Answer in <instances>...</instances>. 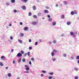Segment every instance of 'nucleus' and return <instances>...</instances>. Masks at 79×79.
Listing matches in <instances>:
<instances>
[{"instance_id": "13", "label": "nucleus", "mask_w": 79, "mask_h": 79, "mask_svg": "<svg viewBox=\"0 0 79 79\" xmlns=\"http://www.w3.org/2000/svg\"><path fill=\"white\" fill-rule=\"evenodd\" d=\"M1 59H2V60H3H3H5V57L4 56H1Z\"/></svg>"}, {"instance_id": "30", "label": "nucleus", "mask_w": 79, "mask_h": 79, "mask_svg": "<svg viewBox=\"0 0 79 79\" xmlns=\"http://www.w3.org/2000/svg\"><path fill=\"white\" fill-rule=\"evenodd\" d=\"M11 2L12 3H15V0H11Z\"/></svg>"}, {"instance_id": "33", "label": "nucleus", "mask_w": 79, "mask_h": 79, "mask_svg": "<svg viewBox=\"0 0 79 79\" xmlns=\"http://www.w3.org/2000/svg\"><path fill=\"white\" fill-rule=\"evenodd\" d=\"M52 78H53V77H52V76H49L48 77V79H52Z\"/></svg>"}, {"instance_id": "3", "label": "nucleus", "mask_w": 79, "mask_h": 79, "mask_svg": "<svg viewBox=\"0 0 79 79\" xmlns=\"http://www.w3.org/2000/svg\"><path fill=\"white\" fill-rule=\"evenodd\" d=\"M21 8L22 10H26V7L25 6H21Z\"/></svg>"}, {"instance_id": "61", "label": "nucleus", "mask_w": 79, "mask_h": 79, "mask_svg": "<svg viewBox=\"0 0 79 79\" xmlns=\"http://www.w3.org/2000/svg\"><path fill=\"white\" fill-rule=\"evenodd\" d=\"M58 4H56V6L57 7V6H58Z\"/></svg>"}, {"instance_id": "40", "label": "nucleus", "mask_w": 79, "mask_h": 79, "mask_svg": "<svg viewBox=\"0 0 79 79\" xmlns=\"http://www.w3.org/2000/svg\"><path fill=\"white\" fill-rule=\"evenodd\" d=\"M54 44H56V40H54L53 41Z\"/></svg>"}, {"instance_id": "56", "label": "nucleus", "mask_w": 79, "mask_h": 79, "mask_svg": "<svg viewBox=\"0 0 79 79\" xmlns=\"http://www.w3.org/2000/svg\"><path fill=\"white\" fill-rule=\"evenodd\" d=\"M32 15V13L31 12H30V16Z\"/></svg>"}, {"instance_id": "15", "label": "nucleus", "mask_w": 79, "mask_h": 79, "mask_svg": "<svg viewBox=\"0 0 79 79\" xmlns=\"http://www.w3.org/2000/svg\"><path fill=\"white\" fill-rule=\"evenodd\" d=\"M54 73L53 72H50L48 73V74H50V75H53L54 74Z\"/></svg>"}, {"instance_id": "4", "label": "nucleus", "mask_w": 79, "mask_h": 79, "mask_svg": "<svg viewBox=\"0 0 79 79\" xmlns=\"http://www.w3.org/2000/svg\"><path fill=\"white\" fill-rule=\"evenodd\" d=\"M31 24L33 25H36L37 24V22L34 21L31 23Z\"/></svg>"}, {"instance_id": "62", "label": "nucleus", "mask_w": 79, "mask_h": 79, "mask_svg": "<svg viewBox=\"0 0 79 79\" xmlns=\"http://www.w3.org/2000/svg\"><path fill=\"white\" fill-rule=\"evenodd\" d=\"M42 19H44L45 18L44 17H43L42 18Z\"/></svg>"}, {"instance_id": "1", "label": "nucleus", "mask_w": 79, "mask_h": 79, "mask_svg": "<svg viewBox=\"0 0 79 79\" xmlns=\"http://www.w3.org/2000/svg\"><path fill=\"white\" fill-rule=\"evenodd\" d=\"M25 68H26V69L27 71H29V66L27 65H25Z\"/></svg>"}, {"instance_id": "12", "label": "nucleus", "mask_w": 79, "mask_h": 79, "mask_svg": "<svg viewBox=\"0 0 79 79\" xmlns=\"http://www.w3.org/2000/svg\"><path fill=\"white\" fill-rule=\"evenodd\" d=\"M51 55H52V56H55V53H54L53 52H51Z\"/></svg>"}, {"instance_id": "27", "label": "nucleus", "mask_w": 79, "mask_h": 79, "mask_svg": "<svg viewBox=\"0 0 79 79\" xmlns=\"http://www.w3.org/2000/svg\"><path fill=\"white\" fill-rule=\"evenodd\" d=\"M74 70H75V71H77L78 70V69L77 68L75 67L74 68Z\"/></svg>"}, {"instance_id": "38", "label": "nucleus", "mask_w": 79, "mask_h": 79, "mask_svg": "<svg viewBox=\"0 0 79 79\" xmlns=\"http://www.w3.org/2000/svg\"><path fill=\"white\" fill-rule=\"evenodd\" d=\"M12 62L13 64H15V61L14 60Z\"/></svg>"}, {"instance_id": "14", "label": "nucleus", "mask_w": 79, "mask_h": 79, "mask_svg": "<svg viewBox=\"0 0 79 79\" xmlns=\"http://www.w3.org/2000/svg\"><path fill=\"white\" fill-rule=\"evenodd\" d=\"M33 10H36V7H35V6H33Z\"/></svg>"}, {"instance_id": "25", "label": "nucleus", "mask_w": 79, "mask_h": 79, "mask_svg": "<svg viewBox=\"0 0 79 79\" xmlns=\"http://www.w3.org/2000/svg\"><path fill=\"white\" fill-rule=\"evenodd\" d=\"M0 66H3V64L2 63L0 62Z\"/></svg>"}, {"instance_id": "23", "label": "nucleus", "mask_w": 79, "mask_h": 79, "mask_svg": "<svg viewBox=\"0 0 79 79\" xmlns=\"http://www.w3.org/2000/svg\"><path fill=\"white\" fill-rule=\"evenodd\" d=\"M70 14H71V15H74V12L73 11L71 12Z\"/></svg>"}, {"instance_id": "34", "label": "nucleus", "mask_w": 79, "mask_h": 79, "mask_svg": "<svg viewBox=\"0 0 79 79\" xmlns=\"http://www.w3.org/2000/svg\"><path fill=\"white\" fill-rule=\"evenodd\" d=\"M38 44V42H36L35 43V45H37V44Z\"/></svg>"}, {"instance_id": "59", "label": "nucleus", "mask_w": 79, "mask_h": 79, "mask_svg": "<svg viewBox=\"0 0 79 79\" xmlns=\"http://www.w3.org/2000/svg\"><path fill=\"white\" fill-rule=\"evenodd\" d=\"M9 26H11V24L10 23L9 25Z\"/></svg>"}, {"instance_id": "22", "label": "nucleus", "mask_w": 79, "mask_h": 79, "mask_svg": "<svg viewBox=\"0 0 79 79\" xmlns=\"http://www.w3.org/2000/svg\"><path fill=\"white\" fill-rule=\"evenodd\" d=\"M64 4L65 5H67V2L66 1H64Z\"/></svg>"}, {"instance_id": "10", "label": "nucleus", "mask_w": 79, "mask_h": 79, "mask_svg": "<svg viewBox=\"0 0 79 79\" xmlns=\"http://www.w3.org/2000/svg\"><path fill=\"white\" fill-rule=\"evenodd\" d=\"M56 22L55 21L53 22L52 23L53 26H55V25H56Z\"/></svg>"}, {"instance_id": "51", "label": "nucleus", "mask_w": 79, "mask_h": 79, "mask_svg": "<svg viewBox=\"0 0 79 79\" xmlns=\"http://www.w3.org/2000/svg\"><path fill=\"white\" fill-rule=\"evenodd\" d=\"M29 73V72L28 71H26V73Z\"/></svg>"}, {"instance_id": "5", "label": "nucleus", "mask_w": 79, "mask_h": 79, "mask_svg": "<svg viewBox=\"0 0 79 79\" xmlns=\"http://www.w3.org/2000/svg\"><path fill=\"white\" fill-rule=\"evenodd\" d=\"M37 15L38 16H42V12H39L38 13Z\"/></svg>"}, {"instance_id": "50", "label": "nucleus", "mask_w": 79, "mask_h": 79, "mask_svg": "<svg viewBox=\"0 0 79 79\" xmlns=\"http://www.w3.org/2000/svg\"><path fill=\"white\" fill-rule=\"evenodd\" d=\"M46 8H47V9H49V7L47 6L46 7Z\"/></svg>"}, {"instance_id": "53", "label": "nucleus", "mask_w": 79, "mask_h": 79, "mask_svg": "<svg viewBox=\"0 0 79 79\" xmlns=\"http://www.w3.org/2000/svg\"><path fill=\"white\" fill-rule=\"evenodd\" d=\"M49 44H52V42H50V41H49Z\"/></svg>"}, {"instance_id": "60", "label": "nucleus", "mask_w": 79, "mask_h": 79, "mask_svg": "<svg viewBox=\"0 0 79 79\" xmlns=\"http://www.w3.org/2000/svg\"><path fill=\"white\" fill-rule=\"evenodd\" d=\"M21 59H19V61H21Z\"/></svg>"}, {"instance_id": "48", "label": "nucleus", "mask_w": 79, "mask_h": 79, "mask_svg": "<svg viewBox=\"0 0 79 79\" xmlns=\"http://www.w3.org/2000/svg\"><path fill=\"white\" fill-rule=\"evenodd\" d=\"M39 42H42V40H39Z\"/></svg>"}, {"instance_id": "18", "label": "nucleus", "mask_w": 79, "mask_h": 79, "mask_svg": "<svg viewBox=\"0 0 79 79\" xmlns=\"http://www.w3.org/2000/svg\"><path fill=\"white\" fill-rule=\"evenodd\" d=\"M64 15H61V18L64 19Z\"/></svg>"}, {"instance_id": "28", "label": "nucleus", "mask_w": 79, "mask_h": 79, "mask_svg": "<svg viewBox=\"0 0 79 79\" xmlns=\"http://www.w3.org/2000/svg\"><path fill=\"white\" fill-rule=\"evenodd\" d=\"M53 51L54 52H55V53H56V52H57V50H56V49H54Z\"/></svg>"}, {"instance_id": "21", "label": "nucleus", "mask_w": 79, "mask_h": 79, "mask_svg": "<svg viewBox=\"0 0 79 79\" xmlns=\"http://www.w3.org/2000/svg\"><path fill=\"white\" fill-rule=\"evenodd\" d=\"M70 34L71 35H74V33H73V32H70Z\"/></svg>"}, {"instance_id": "37", "label": "nucleus", "mask_w": 79, "mask_h": 79, "mask_svg": "<svg viewBox=\"0 0 79 79\" xmlns=\"http://www.w3.org/2000/svg\"><path fill=\"white\" fill-rule=\"evenodd\" d=\"M74 79H78V77H77V76H76L74 77Z\"/></svg>"}, {"instance_id": "54", "label": "nucleus", "mask_w": 79, "mask_h": 79, "mask_svg": "<svg viewBox=\"0 0 79 79\" xmlns=\"http://www.w3.org/2000/svg\"><path fill=\"white\" fill-rule=\"evenodd\" d=\"M6 69H8V67H6Z\"/></svg>"}, {"instance_id": "46", "label": "nucleus", "mask_w": 79, "mask_h": 79, "mask_svg": "<svg viewBox=\"0 0 79 79\" xmlns=\"http://www.w3.org/2000/svg\"><path fill=\"white\" fill-rule=\"evenodd\" d=\"M74 14H75L76 15V14H77V11H75L74 12Z\"/></svg>"}, {"instance_id": "31", "label": "nucleus", "mask_w": 79, "mask_h": 79, "mask_svg": "<svg viewBox=\"0 0 79 79\" xmlns=\"http://www.w3.org/2000/svg\"><path fill=\"white\" fill-rule=\"evenodd\" d=\"M20 52L21 54H23L24 53V51H22V50Z\"/></svg>"}, {"instance_id": "19", "label": "nucleus", "mask_w": 79, "mask_h": 79, "mask_svg": "<svg viewBox=\"0 0 79 79\" xmlns=\"http://www.w3.org/2000/svg\"><path fill=\"white\" fill-rule=\"evenodd\" d=\"M33 17L34 18H37V15H35L33 16Z\"/></svg>"}, {"instance_id": "26", "label": "nucleus", "mask_w": 79, "mask_h": 79, "mask_svg": "<svg viewBox=\"0 0 79 79\" xmlns=\"http://www.w3.org/2000/svg\"><path fill=\"white\" fill-rule=\"evenodd\" d=\"M52 21V19L50 18L48 19L49 21Z\"/></svg>"}, {"instance_id": "57", "label": "nucleus", "mask_w": 79, "mask_h": 79, "mask_svg": "<svg viewBox=\"0 0 79 79\" xmlns=\"http://www.w3.org/2000/svg\"><path fill=\"white\" fill-rule=\"evenodd\" d=\"M77 63L78 64H79V60H78L77 61Z\"/></svg>"}, {"instance_id": "24", "label": "nucleus", "mask_w": 79, "mask_h": 79, "mask_svg": "<svg viewBox=\"0 0 79 79\" xmlns=\"http://www.w3.org/2000/svg\"><path fill=\"white\" fill-rule=\"evenodd\" d=\"M20 35L21 37H23L24 36V34L23 33H21L20 34Z\"/></svg>"}, {"instance_id": "35", "label": "nucleus", "mask_w": 79, "mask_h": 79, "mask_svg": "<svg viewBox=\"0 0 79 79\" xmlns=\"http://www.w3.org/2000/svg\"><path fill=\"white\" fill-rule=\"evenodd\" d=\"M25 59L24 58L22 60V61H23V62H25Z\"/></svg>"}, {"instance_id": "8", "label": "nucleus", "mask_w": 79, "mask_h": 79, "mask_svg": "<svg viewBox=\"0 0 79 79\" xmlns=\"http://www.w3.org/2000/svg\"><path fill=\"white\" fill-rule=\"evenodd\" d=\"M44 12L45 13H48V10H44Z\"/></svg>"}, {"instance_id": "2", "label": "nucleus", "mask_w": 79, "mask_h": 79, "mask_svg": "<svg viewBox=\"0 0 79 79\" xmlns=\"http://www.w3.org/2000/svg\"><path fill=\"white\" fill-rule=\"evenodd\" d=\"M17 56L18 57H21V56H22V54L20 53H19L17 54Z\"/></svg>"}, {"instance_id": "11", "label": "nucleus", "mask_w": 79, "mask_h": 79, "mask_svg": "<svg viewBox=\"0 0 79 79\" xmlns=\"http://www.w3.org/2000/svg\"><path fill=\"white\" fill-rule=\"evenodd\" d=\"M28 30V27H25L24 28V30H25V31H27Z\"/></svg>"}, {"instance_id": "52", "label": "nucleus", "mask_w": 79, "mask_h": 79, "mask_svg": "<svg viewBox=\"0 0 79 79\" xmlns=\"http://www.w3.org/2000/svg\"><path fill=\"white\" fill-rule=\"evenodd\" d=\"M13 51H14V50H13V49H12L11 50V52H13Z\"/></svg>"}, {"instance_id": "32", "label": "nucleus", "mask_w": 79, "mask_h": 79, "mask_svg": "<svg viewBox=\"0 0 79 79\" xmlns=\"http://www.w3.org/2000/svg\"><path fill=\"white\" fill-rule=\"evenodd\" d=\"M76 58L77 60H79V56H77L76 57Z\"/></svg>"}, {"instance_id": "17", "label": "nucleus", "mask_w": 79, "mask_h": 79, "mask_svg": "<svg viewBox=\"0 0 79 79\" xmlns=\"http://www.w3.org/2000/svg\"><path fill=\"white\" fill-rule=\"evenodd\" d=\"M8 77H10L11 76V74L10 73H9L8 74Z\"/></svg>"}, {"instance_id": "41", "label": "nucleus", "mask_w": 79, "mask_h": 79, "mask_svg": "<svg viewBox=\"0 0 79 79\" xmlns=\"http://www.w3.org/2000/svg\"><path fill=\"white\" fill-rule=\"evenodd\" d=\"M10 39H11V40H13V37H12V36H10Z\"/></svg>"}, {"instance_id": "58", "label": "nucleus", "mask_w": 79, "mask_h": 79, "mask_svg": "<svg viewBox=\"0 0 79 79\" xmlns=\"http://www.w3.org/2000/svg\"><path fill=\"white\" fill-rule=\"evenodd\" d=\"M6 5H9V3H6Z\"/></svg>"}, {"instance_id": "29", "label": "nucleus", "mask_w": 79, "mask_h": 79, "mask_svg": "<svg viewBox=\"0 0 79 79\" xmlns=\"http://www.w3.org/2000/svg\"><path fill=\"white\" fill-rule=\"evenodd\" d=\"M41 72H42V73H46V71H44V70H42L41 71Z\"/></svg>"}, {"instance_id": "63", "label": "nucleus", "mask_w": 79, "mask_h": 79, "mask_svg": "<svg viewBox=\"0 0 79 79\" xmlns=\"http://www.w3.org/2000/svg\"><path fill=\"white\" fill-rule=\"evenodd\" d=\"M28 15L29 16H30V12H29L28 13Z\"/></svg>"}, {"instance_id": "16", "label": "nucleus", "mask_w": 79, "mask_h": 79, "mask_svg": "<svg viewBox=\"0 0 79 79\" xmlns=\"http://www.w3.org/2000/svg\"><path fill=\"white\" fill-rule=\"evenodd\" d=\"M67 24L68 25H70L71 24V23L70 22H68L67 23Z\"/></svg>"}, {"instance_id": "44", "label": "nucleus", "mask_w": 79, "mask_h": 79, "mask_svg": "<svg viewBox=\"0 0 79 79\" xmlns=\"http://www.w3.org/2000/svg\"><path fill=\"white\" fill-rule=\"evenodd\" d=\"M41 77H43L44 76V74H41Z\"/></svg>"}, {"instance_id": "42", "label": "nucleus", "mask_w": 79, "mask_h": 79, "mask_svg": "<svg viewBox=\"0 0 79 79\" xmlns=\"http://www.w3.org/2000/svg\"><path fill=\"white\" fill-rule=\"evenodd\" d=\"M47 16L48 18H50V15H48Z\"/></svg>"}, {"instance_id": "49", "label": "nucleus", "mask_w": 79, "mask_h": 79, "mask_svg": "<svg viewBox=\"0 0 79 79\" xmlns=\"http://www.w3.org/2000/svg\"><path fill=\"white\" fill-rule=\"evenodd\" d=\"M71 58L72 59V60H74V57H73V56H71Z\"/></svg>"}, {"instance_id": "9", "label": "nucleus", "mask_w": 79, "mask_h": 79, "mask_svg": "<svg viewBox=\"0 0 79 79\" xmlns=\"http://www.w3.org/2000/svg\"><path fill=\"white\" fill-rule=\"evenodd\" d=\"M18 41L19 43H20V44H22L23 43V41L19 39L18 40Z\"/></svg>"}, {"instance_id": "47", "label": "nucleus", "mask_w": 79, "mask_h": 79, "mask_svg": "<svg viewBox=\"0 0 79 79\" xmlns=\"http://www.w3.org/2000/svg\"><path fill=\"white\" fill-rule=\"evenodd\" d=\"M20 25H23V23H22V22H20Z\"/></svg>"}, {"instance_id": "7", "label": "nucleus", "mask_w": 79, "mask_h": 79, "mask_svg": "<svg viewBox=\"0 0 79 79\" xmlns=\"http://www.w3.org/2000/svg\"><path fill=\"white\" fill-rule=\"evenodd\" d=\"M21 1H22V2H23V3H26L27 2V1H28V0H21Z\"/></svg>"}, {"instance_id": "39", "label": "nucleus", "mask_w": 79, "mask_h": 79, "mask_svg": "<svg viewBox=\"0 0 79 79\" xmlns=\"http://www.w3.org/2000/svg\"><path fill=\"white\" fill-rule=\"evenodd\" d=\"M63 56H64V57H66V55L65 54H64L63 55Z\"/></svg>"}, {"instance_id": "6", "label": "nucleus", "mask_w": 79, "mask_h": 79, "mask_svg": "<svg viewBox=\"0 0 79 79\" xmlns=\"http://www.w3.org/2000/svg\"><path fill=\"white\" fill-rule=\"evenodd\" d=\"M56 59L55 58H52V60L53 62L55 61H56Z\"/></svg>"}, {"instance_id": "43", "label": "nucleus", "mask_w": 79, "mask_h": 79, "mask_svg": "<svg viewBox=\"0 0 79 79\" xmlns=\"http://www.w3.org/2000/svg\"><path fill=\"white\" fill-rule=\"evenodd\" d=\"M30 55V52H28L27 53V55L28 56H29Z\"/></svg>"}, {"instance_id": "64", "label": "nucleus", "mask_w": 79, "mask_h": 79, "mask_svg": "<svg viewBox=\"0 0 79 79\" xmlns=\"http://www.w3.org/2000/svg\"><path fill=\"white\" fill-rule=\"evenodd\" d=\"M64 35L62 34V35H61V36H63Z\"/></svg>"}, {"instance_id": "36", "label": "nucleus", "mask_w": 79, "mask_h": 79, "mask_svg": "<svg viewBox=\"0 0 79 79\" xmlns=\"http://www.w3.org/2000/svg\"><path fill=\"white\" fill-rule=\"evenodd\" d=\"M14 13H16V12H17V10H14Z\"/></svg>"}, {"instance_id": "45", "label": "nucleus", "mask_w": 79, "mask_h": 79, "mask_svg": "<svg viewBox=\"0 0 79 79\" xmlns=\"http://www.w3.org/2000/svg\"><path fill=\"white\" fill-rule=\"evenodd\" d=\"M27 55V53H25V54H24V56H26Z\"/></svg>"}, {"instance_id": "20", "label": "nucleus", "mask_w": 79, "mask_h": 79, "mask_svg": "<svg viewBox=\"0 0 79 79\" xmlns=\"http://www.w3.org/2000/svg\"><path fill=\"white\" fill-rule=\"evenodd\" d=\"M31 60L32 61H34V59L33 58H31Z\"/></svg>"}, {"instance_id": "55", "label": "nucleus", "mask_w": 79, "mask_h": 79, "mask_svg": "<svg viewBox=\"0 0 79 79\" xmlns=\"http://www.w3.org/2000/svg\"><path fill=\"white\" fill-rule=\"evenodd\" d=\"M32 48L31 47H30V50H32Z\"/></svg>"}]
</instances>
